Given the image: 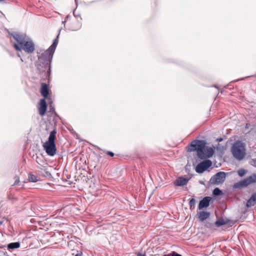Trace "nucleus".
Wrapping results in <instances>:
<instances>
[{"label":"nucleus","instance_id":"obj_23","mask_svg":"<svg viewBox=\"0 0 256 256\" xmlns=\"http://www.w3.org/2000/svg\"><path fill=\"white\" fill-rule=\"evenodd\" d=\"M196 203V202L194 198H192V199H190V200L189 202V205L190 209L194 208Z\"/></svg>","mask_w":256,"mask_h":256},{"label":"nucleus","instance_id":"obj_29","mask_svg":"<svg viewBox=\"0 0 256 256\" xmlns=\"http://www.w3.org/2000/svg\"><path fill=\"white\" fill-rule=\"evenodd\" d=\"M107 154L111 156H114V154L112 152H108Z\"/></svg>","mask_w":256,"mask_h":256},{"label":"nucleus","instance_id":"obj_1","mask_svg":"<svg viewBox=\"0 0 256 256\" xmlns=\"http://www.w3.org/2000/svg\"><path fill=\"white\" fill-rule=\"evenodd\" d=\"M58 34L54 40L52 44L50 47L38 57V60L36 62V66L40 74L46 72V74H50V64L53 54L58 44Z\"/></svg>","mask_w":256,"mask_h":256},{"label":"nucleus","instance_id":"obj_33","mask_svg":"<svg viewBox=\"0 0 256 256\" xmlns=\"http://www.w3.org/2000/svg\"><path fill=\"white\" fill-rule=\"evenodd\" d=\"M162 256H170V254H164Z\"/></svg>","mask_w":256,"mask_h":256},{"label":"nucleus","instance_id":"obj_34","mask_svg":"<svg viewBox=\"0 0 256 256\" xmlns=\"http://www.w3.org/2000/svg\"><path fill=\"white\" fill-rule=\"evenodd\" d=\"M66 22V20H65L64 21H63V22H62V23H64H64H65V22Z\"/></svg>","mask_w":256,"mask_h":256},{"label":"nucleus","instance_id":"obj_24","mask_svg":"<svg viewBox=\"0 0 256 256\" xmlns=\"http://www.w3.org/2000/svg\"><path fill=\"white\" fill-rule=\"evenodd\" d=\"M238 173L240 176L242 177L246 174V171L245 170L242 168L238 170Z\"/></svg>","mask_w":256,"mask_h":256},{"label":"nucleus","instance_id":"obj_20","mask_svg":"<svg viewBox=\"0 0 256 256\" xmlns=\"http://www.w3.org/2000/svg\"><path fill=\"white\" fill-rule=\"evenodd\" d=\"M228 223L227 220H224L223 218H220L218 220L214 223V224L216 227L226 224Z\"/></svg>","mask_w":256,"mask_h":256},{"label":"nucleus","instance_id":"obj_8","mask_svg":"<svg viewBox=\"0 0 256 256\" xmlns=\"http://www.w3.org/2000/svg\"><path fill=\"white\" fill-rule=\"evenodd\" d=\"M11 36L16 41L17 44L19 46H22L26 40H28L29 38L26 35L14 32L11 34Z\"/></svg>","mask_w":256,"mask_h":256},{"label":"nucleus","instance_id":"obj_31","mask_svg":"<svg viewBox=\"0 0 256 256\" xmlns=\"http://www.w3.org/2000/svg\"><path fill=\"white\" fill-rule=\"evenodd\" d=\"M82 252H78L74 256H82Z\"/></svg>","mask_w":256,"mask_h":256},{"label":"nucleus","instance_id":"obj_28","mask_svg":"<svg viewBox=\"0 0 256 256\" xmlns=\"http://www.w3.org/2000/svg\"><path fill=\"white\" fill-rule=\"evenodd\" d=\"M252 165L256 167V159H252Z\"/></svg>","mask_w":256,"mask_h":256},{"label":"nucleus","instance_id":"obj_10","mask_svg":"<svg viewBox=\"0 0 256 256\" xmlns=\"http://www.w3.org/2000/svg\"><path fill=\"white\" fill-rule=\"evenodd\" d=\"M211 200V198L206 196L203 198L200 202L198 204V208L200 210L203 208H206L210 206V202Z\"/></svg>","mask_w":256,"mask_h":256},{"label":"nucleus","instance_id":"obj_3","mask_svg":"<svg viewBox=\"0 0 256 256\" xmlns=\"http://www.w3.org/2000/svg\"><path fill=\"white\" fill-rule=\"evenodd\" d=\"M232 152L235 158L238 160L244 159L246 156V149L242 143L236 142L232 147Z\"/></svg>","mask_w":256,"mask_h":256},{"label":"nucleus","instance_id":"obj_21","mask_svg":"<svg viewBox=\"0 0 256 256\" xmlns=\"http://www.w3.org/2000/svg\"><path fill=\"white\" fill-rule=\"evenodd\" d=\"M28 180L30 182H37L38 180L36 176L32 174H29L28 176Z\"/></svg>","mask_w":256,"mask_h":256},{"label":"nucleus","instance_id":"obj_17","mask_svg":"<svg viewBox=\"0 0 256 256\" xmlns=\"http://www.w3.org/2000/svg\"><path fill=\"white\" fill-rule=\"evenodd\" d=\"M248 186L247 183L246 181V180L244 179L243 180H241L237 182L234 183V188L240 189L242 188L246 187Z\"/></svg>","mask_w":256,"mask_h":256},{"label":"nucleus","instance_id":"obj_9","mask_svg":"<svg viewBox=\"0 0 256 256\" xmlns=\"http://www.w3.org/2000/svg\"><path fill=\"white\" fill-rule=\"evenodd\" d=\"M214 153V150L212 148L205 146L204 150H202V156L199 158L202 160L210 158L212 156Z\"/></svg>","mask_w":256,"mask_h":256},{"label":"nucleus","instance_id":"obj_6","mask_svg":"<svg viewBox=\"0 0 256 256\" xmlns=\"http://www.w3.org/2000/svg\"><path fill=\"white\" fill-rule=\"evenodd\" d=\"M225 179L226 173L224 172H220L210 178V182L212 184H218L223 183Z\"/></svg>","mask_w":256,"mask_h":256},{"label":"nucleus","instance_id":"obj_15","mask_svg":"<svg viewBox=\"0 0 256 256\" xmlns=\"http://www.w3.org/2000/svg\"><path fill=\"white\" fill-rule=\"evenodd\" d=\"M188 178L180 177L175 180L174 184L177 186H183L188 183Z\"/></svg>","mask_w":256,"mask_h":256},{"label":"nucleus","instance_id":"obj_27","mask_svg":"<svg viewBox=\"0 0 256 256\" xmlns=\"http://www.w3.org/2000/svg\"><path fill=\"white\" fill-rule=\"evenodd\" d=\"M136 256H146L145 253L142 254V253L138 252V253L136 254Z\"/></svg>","mask_w":256,"mask_h":256},{"label":"nucleus","instance_id":"obj_7","mask_svg":"<svg viewBox=\"0 0 256 256\" xmlns=\"http://www.w3.org/2000/svg\"><path fill=\"white\" fill-rule=\"evenodd\" d=\"M212 164V162L210 160H205L196 166V171L198 174H202L211 166Z\"/></svg>","mask_w":256,"mask_h":256},{"label":"nucleus","instance_id":"obj_19","mask_svg":"<svg viewBox=\"0 0 256 256\" xmlns=\"http://www.w3.org/2000/svg\"><path fill=\"white\" fill-rule=\"evenodd\" d=\"M20 246V244L18 242H11L8 245V248L13 250L18 248Z\"/></svg>","mask_w":256,"mask_h":256},{"label":"nucleus","instance_id":"obj_25","mask_svg":"<svg viewBox=\"0 0 256 256\" xmlns=\"http://www.w3.org/2000/svg\"><path fill=\"white\" fill-rule=\"evenodd\" d=\"M214 224L210 222H207L205 224V226L208 228H212L213 227Z\"/></svg>","mask_w":256,"mask_h":256},{"label":"nucleus","instance_id":"obj_26","mask_svg":"<svg viewBox=\"0 0 256 256\" xmlns=\"http://www.w3.org/2000/svg\"><path fill=\"white\" fill-rule=\"evenodd\" d=\"M170 256H182L180 254L176 253L175 252H173L172 254H170Z\"/></svg>","mask_w":256,"mask_h":256},{"label":"nucleus","instance_id":"obj_2","mask_svg":"<svg viewBox=\"0 0 256 256\" xmlns=\"http://www.w3.org/2000/svg\"><path fill=\"white\" fill-rule=\"evenodd\" d=\"M56 134V130H52L50 133L48 140L43 144L44 150L50 156H54L56 154V148L55 144Z\"/></svg>","mask_w":256,"mask_h":256},{"label":"nucleus","instance_id":"obj_35","mask_svg":"<svg viewBox=\"0 0 256 256\" xmlns=\"http://www.w3.org/2000/svg\"><path fill=\"white\" fill-rule=\"evenodd\" d=\"M66 22V20H65L64 21H63V22H62V23H64H64H65V22Z\"/></svg>","mask_w":256,"mask_h":256},{"label":"nucleus","instance_id":"obj_32","mask_svg":"<svg viewBox=\"0 0 256 256\" xmlns=\"http://www.w3.org/2000/svg\"><path fill=\"white\" fill-rule=\"evenodd\" d=\"M222 138H218L217 139V141L218 142H222Z\"/></svg>","mask_w":256,"mask_h":256},{"label":"nucleus","instance_id":"obj_16","mask_svg":"<svg viewBox=\"0 0 256 256\" xmlns=\"http://www.w3.org/2000/svg\"><path fill=\"white\" fill-rule=\"evenodd\" d=\"M248 186L247 183L246 181V180L244 179L243 180H241L237 182L234 183V188L240 189L242 188L246 187Z\"/></svg>","mask_w":256,"mask_h":256},{"label":"nucleus","instance_id":"obj_18","mask_svg":"<svg viewBox=\"0 0 256 256\" xmlns=\"http://www.w3.org/2000/svg\"><path fill=\"white\" fill-rule=\"evenodd\" d=\"M248 186L256 182V174H253L246 179Z\"/></svg>","mask_w":256,"mask_h":256},{"label":"nucleus","instance_id":"obj_12","mask_svg":"<svg viewBox=\"0 0 256 256\" xmlns=\"http://www.w3.org/2000/svg\"><path fill=\"white\" fill-rule=\"evenodd\" d=\"M256 204V192L252 194L250 198L248 200L246 206L248 208H250Z\"/></svg>","mask_w":256,"mask_h":256},{"label":"nucleus","instance_id":"obj_22","mask_svg":"<svg viewBox=\"0 0 256 256\" xmlns=\"http://www.w3.org/2000/svg\"><path fill=\"white\" fill-rule=\"evenodd\" d=\"M222 194V191L219 188H215L213 191V194L214 196H220Z\"/></svg>","mask_w":256,"mask_h":256},{"label":"nucleus","instance_id":"obj_13","mask_svg":"<svg viewBox=\"0 0 256 256\" xmlns=\"http://www.w3.org/2000/svg\"><path fill=\"white\" fill-rule=\"evenodd\" d=\"M210 214L209 212L200 211L197 213V216L200 221L204 222L210 217Z\"/></svg>","mask_w":256,"mask_h":256},{"label":"nucleus","instance_id":"obj_11","mask_svg":"<svg viewBox=\"0 0 256 256\" xmlns=\"http://www.w3.org/2000/svg\"><path fill=\"white\" fill-rule=\"evenodd\" d=\"M40 106L38 108L39 114L40 116H44L46 110L47 105L44 98L41 99L40 102Z\"/></svg>","mask_w":256,"mask_h":256},{"label":"nucleus","instance_id":"obj_14","mask_svg":"<svg viewBox=\"0 0 256 256\" xmlns=\"http://www.w3.org/2000/svg\"><path fill=\"white\" fill-rule=\"evenodd\" d=\"M40 92L42 95L44 96V98H46L48 94L49 91L48 86L46 84L42 83V84Z\"/></svg>","mask_w":256,"mask_h":256},{"label":"nucleus","instance_id":"obj_4","mask_svg":"<svg viewBox=\"0 0 256 256\" xmlns=\"http://www.w3.org/2000/svg\"><path fill=\"white\" fill-rule=\"evenodd\" d=\"M206 142L202 140H194L190 144L192 148H188V151L192 152L196 150L197 155L198 158L202 156V150H204Z\"/></svg>","mask_w":256,"mask_h":256},{"label":"nucleus","instance_id":"obj_30","mask_svg":"<svg viewBox=\"0 0 256 256\" xmlns=\"http://www.w3.org/2000/svg\"><path fill=\"white\" fill-rule=\"evenodd\" d=\"M20 182V180H19V178H18L14 182V184L16 185V184H18V182Z\"/></svg>","mask_w":256,"mask_h":256},{"label":"nucleus","instance_id":"obj_5","mask_svg":"<svg viewBox=\"0 0 256 256\" xmlns=\"http://www.w3.org/2000/svg\"><path fill=\"white\" fill-rule=\"evenodd\" d=\"M14 47L17 50L21 51L22 50H24L28 54H32L34 50V44L32 41L30 40V38L22 46L14 44Z\"/></svg>","mask_w":256,"mask_h":256},{"label":"nucleus","instance_id":"obj_36","mask_svg":"<svg viewBox=\"0 0 256 256\" xmlns=\"http://www.w3.org/2000/svg\"><path fill=\"white\" fill-rule=\"evenodd\" d=\"M0 2H3V0H0Z\"/></svg>","mask_w":256,"mask_h":256}]
</instances>
